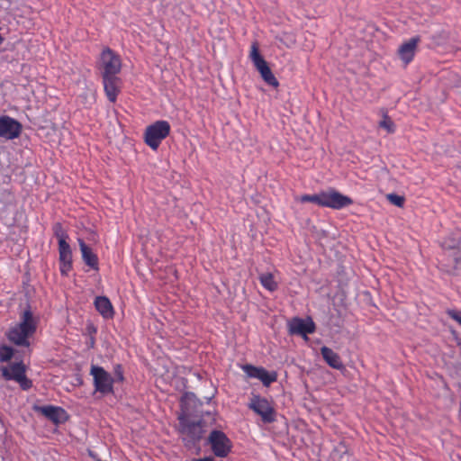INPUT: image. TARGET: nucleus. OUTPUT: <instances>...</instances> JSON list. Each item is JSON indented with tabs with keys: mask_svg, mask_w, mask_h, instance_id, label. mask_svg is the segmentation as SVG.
Returning <instances> with one entry per match:
<instances>
[{
	"mask_svg": "<svg viewBox=\"0 0 461 461\" xmlns=\"http://www.w3.org/2000/svg\"><path fill=\"white\" fill-rule=\"evenodd\" d=\"M96 68L101 74L108 100L115 103L122 87V79L118 76L122 70L120 55L108 47L104 48L96 62Z\"/></svg>",
	"mask_w": 461,
	"mask_h": 461,
	"instance_id": "obj_1",
	"label": "nucleus"
},
{
	"mask_svg": "<svg viewBox=\"0 0 461 461\" xmlns=\"http://www.w3.org/2000/svg\"><path fill=\"white\" fill-rule=\"evenodd\" d=\"M38 321L34 318L30 308L23 312L20 317V322L10 328L6 336L9 341L21 347H29V339L34 335L37 330Z\"/></svg>",
	"mask_w": 461,
	"mask_h": 461,
	"instance_id": "obj_2",
	"label": "nucleus"
},
{
	"mask_svg": "<svg viewBox=\"0 0 461 461\" xmlns=\"http://www.w3.org/2000/svg\"><path fill=\"white\" fill-rule=\"evenodd\" d=\"M302 203H313L321 207L340 210L353 203V200L335 189L320 192L314 194H303L300 197Z\"/></svg>",
	"mask_w": 461,
	"mask_h": 461,
	"instance_id": "obj_3",
	"label": "nucleus"
},
{
	"mask_svg": "<svg viewBox=\"0 0 461 461\" xmlns=\"http://www.w3.org/2000/svg\"><path fill=\"white\" fill-rule=\"evenodd\" d=\"M249 58L253 63L255 68L260 74L264 82L274 88H277L279 86V82L273 74L267 62L260 54L259 44L257 41H254L250 45Z\"/></svg>",
	"mask_w": 461,
	"mask_h": 461,
	"instance_id": "obj_4",
	"label": "nucleus"
},
{
	"mask_svg": "<svg viewBox=\"0 0 461 461\" xmlns=\"http://www.w3.org/2000/svg\"><path fill=\"white\" fill-rule=\"evenodd\" d=\"M170 133V124L167 121H157L149 125L144 132L145 143L153 150H157L160 143Z\"/></svg>",
	"mask_w": 461,
	"mask_h": 461,
	"instance_id": "obj_5",
	"label": "nucleus"
},
{
	"mask_svg": "<svg viewBox=\"0 0 461 461\" xmlns=\"http://www.w3.org/2000/svg\"><path fill=\"white\" fill-rule=\"evenodd\" d=\"M93 376L95 391L104 395L114 393L113 384L115 380L104 367L93 365L90 368Z\"/></svg>",
	"mask_w": 461,
	"mask_h": 461,
	"instance_id": "obj_6",
	"label": "nucleus"
},
{
	"mask_svg": "<svg viewBox=\"0 0 461 461\" xmlns=\"http://www.w3.org/2000/svg\"><path fill=\"white\" fill-rule=\"evenodd\" d=\"M1 373L5 380L17 382L23 390H28L32 385V382L26 376V366L22 361L2 366Z\"/></svg>",
	"mask_w": 461,
	"mask_h": 461,
	"instance_id": "obj_7",
	"label": "nucleus"
},
{
	"mask_svg": "<svg viewBox=\"0 0 461 461\" xmlns=\"http://www.w3.org/2000/svg\"><path fill=\"white\" fill-rule=\"evenodd\" d=\"M212 453L218 457H226L231 451L232 444L226 434L221 430H212L208 438Z\"/></svg>",
	"mask_w": 461,
	"mask_h": 461,
	"instance_id": "obj_8",
	"label": "nucleus"
},
{
	"mask_svg": "<svg viewBox=\"0 0 461 461\" xmlns=\"http://www.w3.org/2000/svg\"><path fill=\"white\" fill-rule=\"evenodd\" d=\"M249 408L259 415L265 423L276 420V411L272 403L259 395H253L249 403Z\"/></svg>",
	"mask_w": 461,
	"mask_h": 461,
	"instance_id": "obj_9",
	"label": "nucleus"
},
{
	"mask_svg": "<svg viewBox=\"0 0 461 461\" xmlns=\"http://www.w3.org/2000/svg\"><path fill=\"white\" fill-rule=\"evenodd\" d=\"M23 130L22 124L8 115L0 116V138L14 140L20 136Z\"/></svg>",
	"mask_w": 461,
	"mask_h": 461,
	"instance_id": "obj_10",
	"label": "nucleus"
},
{
	"mask_svg": "<svg viewBox=\"0 0 461 461\" xmlns=\"http://www.w3.org/2000/svg\"><path fill=\"white\" fill-rule=\"evenodd\" d=\"M289 333L300 335L304 338H307L308 334H312L315 331V323L313 321L309 318L307 320H303L302 318H294L288 324Z\"/></svg>",
	"mask_w": 461,
	"mask_h": 461,
	"instance_id": "obj_11",
	"label": "nucleus"
},
{
	"mask_svg": "<svg viewBox=\"0 0 461 461\" xmlns=\"http://www.w3.org/2000/svg\"><path fill=\"white\" fill-rule=\"evenodd\" d=\"M420 41V37H412L400 45L398 56L405 66L413 60Z\"/></svg>",
	"mask_w": 461,
	"mask_h": 461,
	"instance_id": "obj_12",
	"label": "nucleus"
},
{
	"mask_svg": "<svg viewBox=\"0 0 461 461\" xmlns=\"http://www.w3.org/2000/svg\"><path fill=\"white\" fill-rule=\"evenodd\" d=\"M34 411L41 413L47 419L51 420L54 424L64 422L68 419L66 411L61 407L52 405L34 406Z\"/></svg>",
	"mask_w": 461,
	"mask_h": 461,
	"instance_id": "obj_13",
	"label": "nucleus"
},
{
	"mask_svg": "<svg viewBox=\"0 0 461 461\" xmlns=\"http://www.w3.org/2000/svg\"><path fill=\"white\" fill-rule=\"evenodd\" d=\"M78 245L81 250L82 258L86 265L95 270L99 269V262L96 254L92 251V249L87 246L82 239L78 240Z\"/></svg>",
	"mask_w": 461,
	"mask_h": 461,
	"instance_id": "obj_14",
	"label": "nucleus"
},
{
	"mask_svg": "<svg viewBox=\"0 0 461 461\" xmlns=\"http://www.w3.org/2000/svg\"><path fill=\"white\" fill-rule=\"evenodd\" d=\"M96 311L104 319H113L114 310L111 301L106 296H97L94 302Z\"/></svg>",
	"mask_w": 461,
	"mask_h": 461,
	"instance_id": "obj_15",
	"label": "nucleus"
},
{
	"mask_svg": "<svg viewBox=\"0 0 461 461\" xmlns=\"http://www.w3.org/2000/svg\"><path fill=\"white\" fill-rule=\"evenodd\" d=\"M321 354L330 367L337 370H342L345 367L339 354L331 348L323 346L321 348Z\"/></svg>",
	"mask_w": 461,
	"mask_h": 461,
	"instance_id": "obj_16",
	"label": "nucleus"
},
{
	"mask_svg": "<svg viewBox=\"0 0 461 461\" xmlns=\"http://www.w3.org/2000/svg\"><path fill=\"white\" fill-rule=\"evenodd\" d=\"M183 432L189 436L193 441H199L203 433L202 422L188 421L183 424Z\"/></svg>",
	"mask_w": 461,
	"mask_h": 461,
	"instance_id": "obj_17",
	"label": "nucleus"
},
{
	"mask_svg": "<svg viewBox=\"0 0 461 461\" xmlns=\"http://www.w3.org/2000/svg\"><path fill=\"white\" fill-rule=\"evenodd\" d=\"M68 235H59V261H72V251L69 244L67 242Z\"/></svg>",
	"mask_w": 461,
	"mask_h": 461,
	"instance_id": "obj_18",
	"label": "nucleus"
},
{
	"mask_svg": "<svg viewBox=\"0 0 461 461\" xmlns=\"http://www.w3.org/2000/svg\"><path fill=\"white\" fill-rule=\"evenodd\" d=\"M259 282L261 285L269 292H275L278 288V284L275 280L273 274L262 273L259 275Z\"/></svg>",
	"mask_w": 461,
	"mask_h": 461,
	"instance_id": "obj_19",
	"label": "nucleus"
},
{
	"mask_svg": "<svg viewBox=\"0 0 461 461\" xmlns=\"http://www.w3.org/2000/svg\"><path fill=\"white\" fill-rule=\"evenodd\" d=\"M258 380H260L265 386H269L276 380V374L275 372L269 373L262 367Z\"/></svg>",
	"mask_w": 461,
	"mask_h": 461,
	"instance_id": "obj_20",
	"label": "nucleus"
},
{
	"mask_svg": "<svg viewBox=\"0 0 461 461\" xmlns=\"http://www.w3.org/2000/svg\"><path fill=\"white\" fill-rule=\"evenodd\" d=\"M14 349L13 348L3 345L0 347V362H8L12 359L14 356Z\"/></svg>",
	"mask_w": 461,
	"mask_h": 461,
	"instance_id": "obj_21",
	"label": "nucleus"
},
{
	"mask_svg": "<svg viewBox=\"0 0 461 461\" xmlns=\"http://www.w3.org/2000/svg\"><path fill=\"white\" fill-rule=\"evenodd\" d=\"M261 368L262 367H257L252 365H245L243 366V371L248 376L258 379Z\"/></svg>",
	"mask_w": 461,
	"mask_h": 461,
	"instance_id": "obj_22",
	"label": "nucleus"
},
{
	"mask_svg": "<svg viewBox=\"0 0 461 461\" xmlns=\"http://www.w3.org/2000/svg\"><path fill=\"white\" fill-rule=\"evenodd\" d=\"M379 126L385 129L390 133H393L395 131L393 122L387 115L384 116L383 121L379 122Z\"/></svg>",
	"mask_w": 461,
	"mask_h": 461,
	"instance_id": "obj_23",
	"label": "nucleus"
},
{
	"mask_svg": "<svg viewBox=\"0 0 461 461\" xmlns=\"http://www.w3.org/2000/svg\"><path fill=\"white\" fill-rule=\"evenodd\" d=\"M387 200L398 206V207H402L403 204H404V197L403 196H401V195H398V194H387Z\"/></svg>",
	"mask_w": 461,
	"mask_h": 461,
	"instance_id": "obj_24",
	"label": "nucleus"
},
{
	"mask_svg": "<svg viewBox=\"0 0 461 461\" xmlns=\"http://www.w3.org/2000/svg\"><path fill=\"white\" fill-rule=\"evenodd\" d=\"M113 379L115 380V383H122L124 381L123 368L121 364H116L113 366Z\"/></svg>",
	"mask_w": 461,
	"mask_h": 461,
	"instance_id": "obj_25",
	"label": "nucleus"
},
{
	"mask_svg": "<svg viewBox=\"0 0 461 461\" xmlns=\"http://www.w3.org/2000/svg\"><path fill=\"white\" fill-rule=\"evenodd\" d=\"M72 269V261H59V270L62 276H68Z\"/></svg>",
	"mask_w": 461,
	"mask_h": 461,
	"instance_id": "obj_26",
	"label": "nucleus"
},
{
	"mask_svg": "<svg viewBox=\"0 0 461 461\" xmlns=\"http://www.w3.org/2000/svg\"><path fill=\"white\" fill-rule=\"evenodd\" d=\"M447 315L456 321L459 325H461V312L456 311V310H448Z\"/></svg>",
	"mask_w": 461,
	"mask_h": 461,
	"instance_id": "obj_27",
	"label": "nucleus"
},
{
	"mask_svg": "<svg viewBox=\"0 0 461 461\" xmlns=\"http://www.w3.org/2000/svg\"><path fill=\"white\" fill-rule=\"evenodd\" d=\"M458 242L457 241H455V240H452L450 242H448L447 240H444L442 242V247L445 248V249H455L458 246Z\"/></svg>",
	"mask_w": 461,
	"mask_h": 461,
	"instance_id": "obj_28",
	"label": "nucleus"
},
{
	"mask_svg": "<svg viewBox=\"0 0 461 461\" xmlns=\"http://www.w3.org/2000/svg\"><path fill=\"white\" fill-rule=\"evenodd\" d=\"M54 232H55V236L58 238V234L59 235H67L64 230H62V226L60 223H57L54 227Z\"/></svg>",
	"mask_w": 461,
	"mask_h": 461,
	"instance_id": "obj_29",
	"label": "nucleus"
},
{
	"mask_svg": "<svg viewBox=\"0 0 461 461\" xmlns=\"http://www.w3.org/2000/svg\"><path fill=\"white\" fill-rule=\"evenodd\" d=\"M279 40L284 43L285 44L286 46H289L290 43H293L294 42V39L293 38H289L288 39V41H285L283 38H279Z\"/></svg>",
	"mask_w": 461,
	"mask_h": 461,
	"instance_id": "obj_30",
	"label": "nucleus"
},
{
	"mask_svg": "<svg viewBox=\"0 0 461 461\" xmlns=\"http://www.w3.org/2000/svg\"><path fill=\"white\" fill-rule=\"evenodd\" d=\"M4 39L3 37L0 35V44L3 42Z\"/></svg>",
	"mask_w": 461,
	"mask_h": 461,
	"instance_id": "obj_31",
	"label": "nucleus"
}]
</instances>
